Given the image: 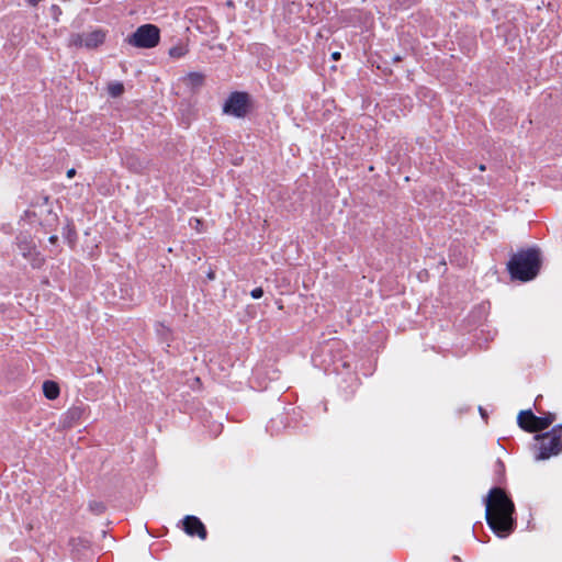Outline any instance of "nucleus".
Masks as SVG:
<instances>
[{"label":"nucleus","instance_id":"obj_15","mask_svg":"<svg viewBox=\"0 0 562 562\" xmlns=\"http://www.w3.org/2000/svg\"><path fill=\"white\" fill-rule=\"evenodd\" d=\"M90 509L95 514H101L104 510V505L102 503L93 502L90 503Z\"/></svg>","mask_w":562,"mask_h":562},{"label":"nucleus","instance_id":"obj_12","mask_svg":"<svg viewBox=\"0 0 562 562\" xmlns=\"http://www.w3.org/2000/svg\"><path fill=\"white\" fill-rule=\"evenodd\" d=\"M18 246H19V249H20L21 254L24 257L31 256V252L34 249V245H33L32 241L19 240Z\"/></svg>","mask_w":562,"mask_h":562},{"label":"nucleus","instance_id":"obj_14","mask_svg":"<svg viewBox=\"0 0 562 562\" xmlns=\"http://www.w3.org/2000/svg\"><path fill=\"white\" fill-rule=\"evenodd\" d=\"M169 55L171 57L179 58L184 55V49L180 46L171 47L169 50Z\"/></svg>","mask_w":562,"mask_h":562},{"label":"nucleus","instance_id":"obj_11","mask_svg":"<svg viewBox=\"0 0 562 562\" xmlns=\"http://www.w3.org/2000/svg\"><path fill=\"white\" fill-rule=\"evenodd\" d=\"M204 80V76L200 72H190L184 81L187 85L191 86L192 88H196L202 86Z\"/></svg>","mask_w":562,"mask_h":562},{"label":"nucleus","instance_id":"obj_25","mask_svg":"<svg viewBox=\"0 0 562 562\" xmlns=\"http://www.w3.org/2000/svg\"><path fill=\"white\" fill-rule=\"evenodd\" d=\"M480 170H481V171L485 170V166H484V165H481V166H480Z\"/></svg>","mask_w":562,"mask_h":562},{"label":"nucleus","instance_id":"obj_16","mask_svg":"<svg viewBox=\"0 0 562 562\" xmlns=\"http://www.w3.org/2000/svg\"><path fill=\"white\" fill-rule=\"evenodd\" d=\"M252 299L258 300L263 295V290L261 288H256L250 292Z\"/></svg>","mask_w":562,"mask_h":562},{"label":"nucleus","instance_id":"obj_17","mask_svg":"<svg viewBox=\"0 0 562 562\" xmlns=\"http://www.w3.org/2000/svg\"><path fill=\"white\" fill-rule=\"evenodd\" d=\"M544 417H547V419L550 420V425L555 420V414L553 413H547Z\"/></svg>","mask_w":562,"mask_h":562},{"label":"nucleus","instance_id":"obj_3","mask_svg":"<svg viewBox=\"0 0 562 562\" xmlns=\"http://www.w3.org/2000/svg\"><path fill=\"white\" fill-rule=\"evenodd\" d=\"M535 438L539 441L536 460H547L562 452V425L553 427L549 432L537 435Z\"/></svg>","mask_w":562,"mask_h":562},{"label":"nucleus","instance_id":"obj_5","mask_svg":"<svg viewBox=\"0 0 562 562\" xmlns=\"http://www.w3.org/2000/svg\"><path fill=\"white\" fill-rule=\"evenodd\" d=\"M106 37V31L97 29L88 33H75L69 36L68 46L93 49L102 45Z\"/></svg>","mask_w":562,"mask_h":562},{"label":"nucleus","instance_id":"obj_1","mask_svg":"<svg viewBox=\"0 0 562 562\" xmlns=\"http://www.w3.org/2000/svg\"><path fill=\"white\" fill-rule=\"evenodd\" d=\"M485 518L490 528L498 537H507L514 530V503L505 491L494 487L485 498Z\"/></svg>","mask_w":562,"mask_h":562},{"label":"nucleus","instance_id":"obj_23","mask_svg":"<svg viewBox=\"0 0 562 562\" xmlns=\"http://www.w3.org/2000/svg\"><path fill=\"white\" fill-rule=\"evenodd\" d=\"M194 223L196 224V226H195L196 228L200 227L201 222L199 220L195 218Z\"/></svg>","mask_w":562,"mask_h":562},{"label":"nucleus","instance_id":"obj_19","mask_svg":"<svg viewBox=\"0 0 562 562\" xmlns=\"http://www.w3.org/2000/svg\"><path fill=\"white\" fill-rule=\"evenodd\" d=\"M333 59L338 60L340 58V53L335 52L331 54Z\"/></svg>","mask_w":562,"mask_h":562},{"label":"nucleus","instance_id":"obj_6","mask_svg":"<svg viewBox=\"0 0 562 562\" xmlns=\"http://www.w3.org/2000/svg\"><path fill=\"white\" fill-rule=\"evenodd\" d=\"M517 423L520 428L536 432L541 431L550 426V420L544 416H536L530 409L521 411L517 417Z\"/></svg>","mask_w":562,"mask_h":562},{"label":"nucleus","instance_id":"obj_7","mask_svg":"<svg viewBox=\"0 0 562 562\" xmlns=\"http://www.w3.org/2000/svg\"><path fill=\"white\" fill-rule=\"evenodd\" d=\"M248 95L244 92H233L226 100L223 111L236 117H243L247 113Z\"/></svg>","mask_w":562,"mask_h":562},{"label":"nucleus","instance_id":"obj_4","mask_svg":"<svg viewBox=\"0 0 562 562\" xmlns=\"http://www.w3.org/2000/svg\"><path fill=\"white\" fill-rule=\"evenodd\" d=\"M160 40L159 29L154 24H144L139 26L128 38L132 46L138 48H153Z\"/></svg>","mask_w":562,"mask_h":562},{"label":"nucleus","instance_id":"obj_8","mask_svg":"<svg viewBox=\"0 0 562 562\" xmlns=\"http://www.w3.org/2000/svg\"><path fill=\"white\" fill-rule=\"evenodd\" d=\"M183 528L190 536H198L202 540L206 538V529L202 521L195 516H187L183 519Z\"/></svg>","mask_w":562,"mask_h":562},{"label":"nucleus","instance_id":"obj_22","mask_svg":"<svg viewBox=\"0 0 562 562\" xmlns=\"http://www.w3.org/2000/svg\"><path fill=\"white\" fill-rule=\"evenodd\" d=\"M52 10H53L54 12H58V13L60 12V10H59V8H58L57 5H53V7H52Z\"/></svg>","mask_w":562,"mask_h":562},{"label":"nucleus","instance_id":"obj_21","mask_svg":"<svg viewBox=\"0 0 562 562\" xmlns=\"http://www.w3.org/2000/svg\"><path fill=\"white\" fill-rule=\"evenodd\" d=\"M57 239H58V238H57V236H55V235H53V236H50V237H49V241H50L52 244L56 243V240H57Z\"/></svg>","mask_w":562,"mask_h":562},{"label":"nucleus","instance_id":"obj_10","mask_svg":"<svg viewBox=\"0 0 562 562\" xmlns=\"http://www.w3.org/2000/svg\"><path fill=\"white\" fill-rule=\"evenodd\" d=\"M43 393L46 398L55 400L59 395V386L54 381H45L43 383Z\"/></svg>","mask_w":562,"mask_h":562},{"label":"nucleus","instance_id":"obj_9","mask_svg":"<svg viewBox=\"0 0 562 562\" xmlns=\"http://www.w3.org/2000/svg\"><path fill=\"white\" fill-rule=\"evenodd\" d=\"M83 414L85 408L82 406H72L63 415L60 423L63 427L71 428L82 418Z\"/></svg>","mask_w":562,"mask_h":562},{"label":"nucleus","instance_id":"obj_20","mask_svg":"<svg viewBox=\"0 0 562 562\" xmlns=\"http://www.w3.org/2000/svg\"><path fill=\"white\" fill-rule=\"evenodd\" d=\"M479 411H480L481 416H482L483 418H486V413H485V411H484L482 407H480V408H479Z\"/></svg>","mask_w":562,"mask_h":562},{"label":"nucleus","instance_id":"obj_18","mask_svg":"<svg viewBox=\"0 0 562 562\" xmlns=\"http://www.w3.org/2000/svg\"><path fill=\"white\" fill-rule=\"evenodd\" d=\"M75 173H76V170H75V169H69V170L67 171V177H68V178H72V177L75 176Z\"/></svg>","mask_w":562,"mask_h":562},{"label":"nucleus","instance_id":"obj_24","mask_svg":"<svg viewBox=\"0 0 562 562\" xmlns=\"http://www.w3.org/2000/svg\"><path fill=\"white\" fill-rule=\"evenodd\" d=\"M207 277H209L210 279H214V273H213V272H210V273L207 274Z\"/></svg>","mask_w":562,"mask_h":562},{"label":"nucleus","instance_id":"obj_13","mask_svg":"<svg viewBox=\"0 0 562 562\" xmlns=\"http://www.w3.org/2000/svg\"><path fill=\"white\" fill-rule=\"evenodd\" d=\"M108 91L111 97L116 98L123 93L124 87L121 82H112L109 85Z\"/></svg>","mask_w":562,"mask_h":562},{"label":"nucleus","instance_id":"obj_2","mask_svg":"<svg viewBox=\"0 0 562 562\" xmlns=\"http://www.w3.org/2000/svg\"><path fill=\"white\" fill-rule=\"evenodd\" d=\"M507 266L513 279L530 281L539 272L540 254L537 249L521 250L512 257Z\"/></svg>","mask_w":562,"mask_h":562}]
</instances>
